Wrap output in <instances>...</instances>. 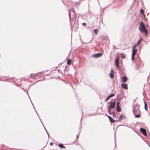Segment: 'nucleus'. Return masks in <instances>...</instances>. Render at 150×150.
<instances>
[{
    "mask_svg": "<svg viewBox=\"0 0 150 150\" xmlns=\"http://www.w3.org/2000/svg\"><path fill=\"white\" fill-rule=\"evenodd\" d=\"M133 112L136 118H139L140 117V111L138 107L135 108Z\"/></svg>",
    "mask_w": 150,
    "mask_h": 150,
    "instance_id": "obj_3",
    "label": "nucleus"
},
{
    "mask_svg": "<svg viewBox=\"0 0 150 150\" xmlns=\"http://www.w3.org/2000/svg\"><path fill=\"white\" fill-rule=\"evenodd\" d=\"M94 32L96 35H97L98 33V30L97 29H95L94 30Z\"/></svg>",
    "mask_w": 150,
    "mask_h": 150,
    "instance_id": "obj_16",
    "label": "nucleus"
},
{
    "mask_svg": "<svg viewBox=\"0 0 150 150\" xmlns=\"http://www.w3.org/2000/svg\"><path fill=\"white\" fill-rule=\"evenodd\" d=\"M120 103L119 102H117L116 103V110L118 112H120L121 111V107L120 106Z\"/></svg>",
    "mask_w": 150,
    "mask_h": 150,
    "instance_id": "obj_6",
    "label": "nucleus"
},
{
    "mask_svg": "<svg viewBox=\"0 0 150 150\" xmlns=\"http://www.w3.org/2000/svg\"><path fill=\"white\" fill-rule=\"evenodd\" d=\"M110 121L112 123H114L115 122V120L112 117L110 120Z\"/></svg>",
    "mask_w": 150,
    "mask_h": 150,
    "instance_id": "obj_13",
    "label": "nucleus"
},
{
    "mask_svg": "<svg viewBox=\"0 0 150 150\" xmlns=\"http://www.w3.org/2000/svg\"><path fill=\"white\" fill-rule=\"evenodd\" d=\"M119 57L118 56H116L115 58V64L117 68H119L118 66V62L119 61Z\"/></svg>",
    "mask_w": 150,
    "mask_h": 150,
    "instance_id": "obj_5",
    "label": "nucleus"
},
{
    "mask_svg": "<svg viewBox=\"0 0 150 150\" xmlns=\"http://www.w3.org/2000/svg\"><path fill=\"white\" fill-rule=\"evenodd\" d=\"M33 74H31L30 75V76H31L32 77H33Z\"/></svg>",
    "mask_w": 150,
    "mask_h": 150,
    "instance_id": "obj_27",
    "label": "nucleus"
},
{
    "mask_svg": "<svg viewBox=\"0 0 150 150\" xmlns=\"http://www.w3.org/2000/svg\"><path fill=\"white\" fill-rule=\"evenodd\" d=\"M47 134H48V135H49V133L48 132H47Z\"/></svg>",
    "mask_w": 150,
    "mask_h": 150,
    "instance_id": "obj_33",
    "label": "nucleus"
},
{
    "mask_svg": "<svg viewBox=\"0 0 150 150\" xmlns=\"http://www.w3.org/2000/svg\"><path fill=\"white\" fill-rule=\"evenodd\" d=\"M144 12V11L143 9H141V13H143Z\"/></svg>",
    "mask_w": 150,
    "mask_h": 150,
    "instance_id": "obj_25",
    "label": "nucleus"
},
{
    "mask_svg": "<svg viewBox=\"0 0 150 150\" xmlns=\"http://www.w3.org/2000/svg\"><path fill=\"white\" fill-rule=\"evenodd\" d=\"M122 115H120L119 118V120H121L122 119Z\"/></svg>",
    "mask_w": 150,
    "mask_h": 150,
    "instance_id": "obj_19",
    "label": "nucleus"
},
{
    "mask_svg": "<svg viewBox=\"0 0 150 150\" xmlns=\"http://www.w3.org/2000/svg\"><path fill=\"white\" fill-rule=\"evenodd\" d=\"M147 104L145 103V102H144V108L146 110H147Z\"/></svg>",
    "mask_w": 150,
    "mask_h": 150,
    "instance_id": "obj_15",
    "label": "nucleus"
},
{
    "mask_svg": "<svg viewBox=\"0 0 150 150\" xmlns=\"http://www.w3.org/2000/svg\"><path fill=\"white\" fill-rule=\"evenodd\" d=\"M101 53H99L94 54L92 55V57L95 58H98L100 57L102 55Z\"/></svg>",
    "mask_w": 150,
    "mask_h": 150,
    "instance_id": "obj_7",
    "label": "nucleus"
},
{
    "mask_svg": "<svg viewBox=\"0 0 150 150\" xmlns=\"http://www.w3.org/2000/svg\"><path fill=\"white\" fill-rule=\"evenodd\" d=\"M115 96V94H114L113 93H112L109 96H108L109 97H110V98L113 96Z\"/></svg>",
    "mask_w": 150,
    "mask_h": 150,
    "instance_id": "obj_17",
    "label": "nucleus"
},
{
    "mask_svg": "<svg viewBox=\"0 0 150 150\" xmlns=\"http://www.w3.org/2000/svg\"><path fill=\"white\" fill-rule=\"evenodd\" d=\"M110 104V105L108 106L107 107L108 108V112L111 115H113V117H114L115 115V113L114 112H111V110L112 109H113L115 107V102L114 101L113 102H110L108 103V104Z\"/></svg>",
    "mask_w": 150,
    "mask_h": 150,
    "instance_id": "obj_1",
    "label": "nucleus"
},
{
    "mask_svg": "<svg viewBox=\"0 0 150 150\" xmlns=\"http://www.w3.org/2000/svg\"><path fill=\"white\" fill-rule=\"evenodd\" d=\"M82 25L84 26H86V23H82Z\"/></svg>",
    "mask_w": 150,
    "mask_h": 150,
    "instance_id": "obj_24",
    "label": "nucleus"
},
{
    "mask_svg": "<svg viewBox=\"0 0 150 150\" xmlns=\"http://www.w3.org/2000/svg\"><path fill=\"white\" fill-rule=\"evenodd\" d=\"M76 137H77V138H78V137H79V136L78 135H77Z\"/></svg>",
    "mask_w": 150,
    "mask_h": 150,
    "instance_id": "obj_30",
    "label": "nucleus"
},
{
    "mask_svg": "<svg viewBox=\"0 0 150 150\" xmlns=\"http://www.w3.org/2000/svg\"><path fill=\"white\" fill-rule=\"evenodd\" d=\"M140 43V40H139L137 42V45H139Z\"/></svg>",
    "mask_w": 150,
    "mask_h": 150,
    "instance_id": "obj_23",
    "label": "nucleus"
},
{
    "mask_svg": "<svg viewBox=\"0 0 150 150\" xmlns=\"http://www.w3.org/2000/svg\"><path fill=\"white\" fill-rule=\"evenodd\" d=\"M108 117V118H109V120H110V119L112 118V117H110V116H109Z\"/></svg>",
    "mask_w": 150,
    "mask_h": 150,
    "instance_id": "obj_26",
    "label": "nucleus"
},
{
    "mask_svg": "<svg viewBox=\"0 0 150 150\" xmlns=\"http://www.w3.org/2000/svg\"><path fill=\"white\" fill-rule=\"evenodd\" d=\"M110 97L108 96L107 97V98L105 100V101L107 102L108 100L110 99Z\"/></svg>",
    "mask_w": 150,
    "mask_h": 150,
    "instance_id": "obj_18",
    "label": "nucleus"
},
{
    "mask_svg": "<svg viewBox=\"0 0 150 150\" xmlns=\"http://www.w3.org/2000/svg\"><path fill=\"white\" fill-rule=\"evenodd\" d=\"M114 72L113 70L112 69L110 71V74L109 75L110 76V78L112 79L114 78V76L113 74L114 73Z\"/></svg>",
    "mask_w": 150,
    "mask_h": 150,
    "instance_id": "obj_10",
    "label": "nucleus"
},
{
    "mask_svg": "<svg viewBox=\"0 0 150 150\" xmlns=\"http://www.w3.org/2000/svg\"><path fill=\"white\" fill-rule=\"evenodd\" d=\"M138 45H137V44H135L134 46L133 47V48L135 49V48L137 47Z\"/></svg>",
    "mask_w": 150,
    "mask_h": 150,
    "instance_id": "obj_20",
    "label": "nucleus"
},
{
    "mask_svg": "<svg viewBox=\"0 0 150 150\" xmlns=\"http://www.w3.org/2000/svg\"><path fill=\"white\" fill-rule=\"evenodd\" d=\"M139 40H140V42L142 40V38H141Z\"/></svg>",
    "mask_w": 150,
    "mask_h": 150,
    "instance_id": "obj_28",
    "label": "nucleus"
},
{
    "mask_svg": "<svg viewBox=\"0 0 150 150\" xmlns=\"http://www.w3.org/2000/svg\"><path fill=\"white\" fill-rule=\"evenodd\" d=\"M121 57L122 58H125V55L123 54H121Z\"/></svg>",
    "mask_w": 150,
    "mask_h": 150,
    "instance_id": "obj_21",
    "label": "nucleus"
},
{
    "mask_svg": "<svg viewBox=\"0 0 150 150\" xmlns=\"http://www.w3.org/2000/svg\"><path fill=\"white\" fill-rule=\"evenodd\" d=\"M139 29L142 33H143L144 31H145V30L146 31L147 29L146 28L145 25L142 21H141L140 23Z\"/></svg>",
    "mask_w": 150,
    "mask_h": 150,
    "instance_id": "obj_2",
    "label": "nucleus"
},
{
    "mask_svg": "<svg viewBox=\"0 0 150 150\" xmlns=\"http://www.w3.org/2000/svg\"><path fill=\"white\" fill-rule=\"evenodd\" d=\"M71 62V60L70 59H69L67 61V64L68 65L70 64Z\"/></svg>",
    "mask_w": 150,
    "mask_h": 150,
    "instance_id": "obj_14",
    "label": "nucleus"
},
{
    "mask_svg": "<svg viewBox=\"0 0 150 150\" xmlns=\"http://www.w3.org/2000/svg\"><path fill=\"white\" fill-rule=\"evenodd\" d=\"M59 146L61 148H65V147H64V145L62 144H59Z\"/></svg>",
    "mask_w": 150,
    "mask_h": 150,
    "instance_id": "obj_12",
    "label": "nucleus"
},
{
    "mask_svg": "<svg viewBox=\"0 0 150 150\" xmlns=\"http://www.w3.org/2000/svg\"><path fill=\"white\" fill-rule=\"evenodd\" d=\"M137 49H132V61L134 60V57L137 51Z\"/></svg>",
    "mask_w": 150,
    "mask_h": 150,
    "instance_id": "obj_4",
    "label": "nucleus"
},
{
    "mask_svg": "<svg viewBox=\"0 0 150 150\" xmlns=\"http://www.w3.org/2000/svg\"><path fill=\"white\" fill-rule=\"evenodd\" d=\"M50 145H52V143H51L50 144Z\"/></svg>",
    "mask_w": 150,
    "mask_h": 150,
    "instance_id": "obj_31",
    "label": "nucleus"
},
{
    "mask_svg": "<svg viewBox=\"0 0 150 150\" xmlns=\"http://www.w3.org/2000/svg\"><path fill=\"white\" fill-rule=\"evenodd\" d=\"M140 130L144 135L146 136V130L145 129L142 128H141L140 129Z\"/></svg>",
    "mask_w": 150,
    "mask_h": 150,
    "instance_id": "obj_8",
    "label": "nucleus"
},
{
    "mask_svg": "<svg viewBox=\"0 0 150 150\" xmlns=\"http://www.w3.org/2000/svg\"><path fill=\"white\" fill-rule=\"evenodd\" d=\"M115 139H116V136H115Z\"/></svg>",
    "mask_w": 150,
    "mask_h": 150,
    "instance_id": "obj_32",
    "label": "nucleus"
},
{
    "mask_svg": "<svg viewBox=\"0 0 150 150\" xmlns=\"http://www.w3.org/2000/svg\"><path fill=\"white\" fill-rule=\"evenodd\" d=\"M69 18H70V12H69Z\"/></svg>",
    "mask_w": 150,
    "mask_h": 150,
    "instance_id": "obj_29",
    "label": "nucleus"
},
{
    "mask_svg": "<svg viewBox=\"0 0 150 150\" xmlns=\"http://www.w3.org/2000/svg\"><path fill=\"white\" fill-rule=\"evenodd\" d=\"M122 87L125 89H128L127 85L126 83H122L121 84Z\"/></svg>",
    "mask_w": 150,
    "mask_h": 150,
    "instance_id": "obj_9",
    "label": "nucleus"
},
{
    "mask_svg": "<svg viewBox=\"0 0 150 150\" xmlns=\"http://www.w3.org/2000/svg\"><path fill=\"white\" fill-rule=\"evenodd\" d=\"M144 32L145 33V34L146 35H147V30H146V31H144Z\"/></svg>",
    "mask_w": 150,
    "mask_h": 150,
    "instance_id": "obj_22",
    "label": "nucleus"
},
{
    "mask_svg": "<svg viewBox=\"0 0 150 150\" xmlns=\"http://www.w3.org/2000/svg\"><path fill=\"white\" fill-rule=\"evenodd\" d=\"M122 80L123 82H126L127 80V79L126 76H124L122 78Z\"/></svg>",
    "mask_w": 150,
    "mask_h": 150,
    "instance_id": "obj_11",
    "label": "nucleus"
}]
</instances>
